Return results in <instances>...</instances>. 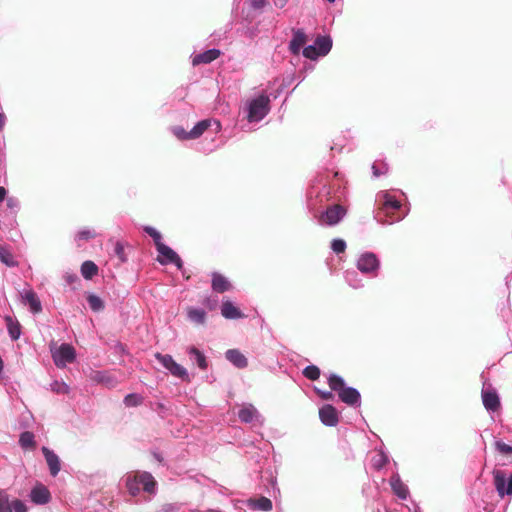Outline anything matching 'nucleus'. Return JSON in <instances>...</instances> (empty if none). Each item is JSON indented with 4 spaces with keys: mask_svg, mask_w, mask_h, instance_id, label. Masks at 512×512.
I'll list each match as a JSON object with an SVG mask.
<instances>
[{
    "mask_svg": "<svg viewBox=\"0 0 512 512\" xmlns=\"http://www.w3.org/2000/svg\"><path fill=\"white\" fill-rule=\"evenodd\" d=\"M342 175L339 171L333 172L332 176L317 177L307 191V208L309 211L321 208L329 201H339L344 194V187L340 181Z\"/></svg>",
    "mask_w": 512,
    "mask_h": 512,
    "instance_id": "nucleus-1",
    "label": "nucleus"
},
{
    "mask_svg": "<svg viewBox=\"0 0 512 512\" xmlns=\"http://www.w3.org/2000/svg\"><path fill=\"white\" fill-rule=\"evenodd\" d=\"M377 200L382 204L385 213V218L378 220L383 225H391L402 221L410 211L409 206L403 207L400 200L389 191H380L377 194Z\"/></svg>",
    "mask_w": 512,
    "mask_h": 512,
    "instance_id": "nucleus-2",
    "label": "nucleus"
},
{
    "mask_svg": "<svg viewBox=\"0 0 512 512\" xmlns=\"http://www.w3.org/2000/svg\"><path fill=\"white\" fill-rule=\"evenodd\" d=\"M270 96L262 91L255 97L248 99L244 105L243 112L246 115L248 123H258L263 120L270 112Z\"/></svg>",
    "mask_w": 512,
    "mask_h": 512,
    "instance_id": "nucleus-3",
    "label": "nucleus"
},
{
    "mask_svg": "<svg viewBox=\"0 0 512 512\" xmlns=\"http://www.w3.org/2000/svg\"><path fill=\"white\" fill-rule=\"evenodd\" d=\"M310 212L317 219L319 225L333 227L338 225L345 218L347 209L342 205L332 204L322 211L318 208Z\"/></svg>",
    "mask_w": 512,
    "mask_h": 512,
    "instance_id": "nucleus-4",
    "label": "nucleus"
},
{
    "mask_svg": "<svg viewBox=\"0 0 512 512\" xmlns=\"http://www.w3.org/2000/svg\"><path fill=\"white\" fill-rule=\"evenodd\" d=\"M212 123L216 124L217 130L220 129L219 121L207 118L198 121L189 131L185 130L182 126H173L170 128V131L178 140H194L201 137L211 127Z\"/></svg>",
    "mask_w": 512,
    "mask_h": 512,
    "instance_id": "nucleus-5",
    "label": "nucleus"
},
{
    "mask_svg": "<svg viewBox=\"0 0 512 512\" xmlns=\"http://www.w3.org/2000/svg\"><path fill=\"white\" fill-rule=\"evenodd\" d=\"M356 267L362 274L375 278L381 268V261L376 253L366 251L359 255Z\"/></svg>",
    "mask_w": 512,
    "mask_h": 512,
    "instance_id": "nucleus-6",
    "label": "nucleus"
},
{
    "mask_svg": "<svg viewBox=\"0 0 512 512\" xmlns=\"http://www.w3.org/2000/svg\"><path fill=\"white\" fill-rule=\"evenodd\" d=\"M158 255L156 261L162 265H174L177 270L182 271L184 269V263L181 257L175 252L170 246L161 244L156 248Z\"/></svg>",
    "mask_w": 512,
    "mask_h": 512,
    "instance_id": "nucleus-7",
    "label": "nucleus"
},
{
    "mask_svg": "<svg viewBox=\"0 0 512 512\" xmlns=\"http://www.w3.org/2000/svg\"><path fill=\"white\" fill-rule=\"evenodd\" d=\"M482 403L488 412H496L501 407L500 397L496 389L487 380L483 381L481 391Z\"/></svg>",
    "mask_w": 512,
    "mask_h": 512,
    "instance_id": "nucleus-8",
    "label": "nucleus"
},
{
    "mask_svg": "<svg viewBox=\"0 0 512 512\" xmlns=\"http://www.w3.org/2000/svg\"><path fill=\"white\" fill-rule=\"evenodd\" d=\"M52 359L58 368H64L67 364L75 361V348L71 344L62 343L57 349L52 351Z\"/></svg>",
    "mask_w": 512,
    "mask_h": 512,
    "instance_id": "nucleus-9",
    "label": "nucleus"
},
{
    "mask_svg": "<svg viewBox=\"0 0 512 512\" xmlns=\"http://www.w3.org/2000/svg\"><path fill=\"white\" fill-rule=\"evenodd\" d=\"M155 358L173 376L180 378L182 380L189 379L187 369L184 368L182 365L178 364L171 355L157 352L155 354Z\"/></svg>",
    "mask_w": 512,
    "mask_h": 512,
    "instance_id": "nucleus-10",
    "label": "nucleus"
},
{
    "mask_svg": "<svg viewBox=\"0 0 512 512\" xmlns=\"http://www.w3.org/2000/svg\"><path fill=\"white\" fill-rule=\"evenodd\" d=\"M495 489L500 498L512 496V474L508 475L504 470L495 469L492 472Z\"/></svg>",
    "mask_w": 512,
    "mask_h": 512,
    "instance_id": "nucleus-11",
    "label": "nucleus"
},
{
    "mask_svg": "<svg viewBox=\"0 0 512 512\" xmlns=\"http://www.w3.org/2000/svg\"><path fill=\"white\" fill-rule=\"evenodd\" d=\"M238 418L242 423H256L259 426H263L265 419L257 410V408L251 403H245L239 409Z\"/></svg>",
    "mask_w": 512,
    "mask_h": 512,
    "instance_id": "nucleus-12",
    "label": "nucleus"
},
{
    "mask_svg": "<svg viewBox=\"0 0 512 512\" xmlns=\"http://www.w3.org/2000/svg\"><path fill=\"white\" fill-rule=\"evenodd\" d=\"M292 38L288 44L289 52L294 56H299L308 41V36L303 28H292Z\"/></svg>",
    "mask_w": 512,
    "mask_h": 512,
    "instance_id": "nucleus-13",
    "label": "nucleus"
},
{
    "mask_svg": "<svg viewBox=\"0 0 512 512\" xmlns=\"http://www.w3.org/2000/svg\"><path fill=\"white\" fill-rule=\"evenodd\" d=\"M0 512H28L27 505L20 499L10 500L9 495L0 491Z\"/></svg>",
    "mask_w": 512,
    "mask_h": 512,
    "instance_id": "nucleus-14",
    "label": "nucleus"
},
{
    "mask_svg": "<svg viewBox=\"0 0 512 512\" xmlns=\"http://www.w3.org/2000/svg\"><path fill=\"white\" fill-rule=\"evenodd\" d=\"M319 419L327 427H335L339 423V412L332 404H324L319 408Z\"/></svg>",
    "mask_w": 512,
    "mask_h": 512,
    "instance_id": "nucleus-15",
    "label": "nucleus"
},
{
    "mask_svg": "<svg viewBox=\"0 0 512 512\" xmlns=\"http://www.w3.org/2000/svg\"><path fill=\"white\" fill-rule=\"evenodd\" d=\"M339 399L352 408L361 406V394L357 388L346 386L338 394Z\"/></svg>",
    "mask_w": 512,
    "mask_h": 512,
    "instance_id": "nucleus-16",
    "label": "nucleus"
},
{
    "mask_svg": "<svg viewBox=\"0 0 512 512\" xmlns=\"http://www.w3.org/2000/svg\"><path fill=\"white\" fill-rule=\"evenodd\" d=\"M20 296L22 303L29 307L32 314H39L42 311L41 301L34 290L24 289Z\"/></svg>",
    "mask_w": 512,
    "mask_h": 512,
    "instance_id": "nucleus-17",
    "label": "nucleus"
},
{
    "mask_svg": "<svg viewBox=\"0 0 512 512\" xmlns=\"http://www.w3.org/2000/svg\"><path fill=\"white\" fill-rule=\"evenodd\" d=\"M142 490L148 494L155 495L157 493V481L150 472L142 471L135 475Z\"/></svg>",
    "mask_w": 512,
    "mask_h": 512,
    "instance_id": "nucleus-18",
    "label": "nucleus"
},
{
    "mask_svg": "<svg viewBox=\"0 0 512 512\" xmlns=\"http://www.w3.org/2000/svg\"><path fill=\"white\" fill-rule=\"evenodd\" d=\"M390 487L393 493L401 500H406L409 496L408 486L402 481L399 473L394 472L389 479Z\"/></svg>",
    "mask_w": 512,
    "mask_h": 512,
    "instance_id": "nucleus-19",
    "label": "nucleus"
},
{
    "mask_svg": "<svg viewBox=\"0 0 512 512\" xmlns=\"http://www.w3.org/2000/svg\"><path fill=\"white\" fill-rule=\"evenodd\" d=\"M42 454L47 462L51 476L55 477L61 470V462L58 455L46 446L41 448Z\"/></svg>",
    "mask_w": 512,
    "mask_h": 512,
    "instance_id": "nucleus-20",
    "label": "nucleus"
},
{
    "mask_svg": "<svg viewBox=\"0 0 512 512\" xmlns=\"http://www.w3.org/2000/svg\"><path fill=\"white\" fill-rule=\"evenodd\" d=\"M211 288L216 293H225L232 289V284L223 274L214 271L211 273Z\"/></svg>",
    "mask_w": 512,
    "mask_h": 512,
    "instance_id": "nucleus-21",
    "label": "nucleus"
},
{
    "mask_svg": "<svg viewBox=\"0 0 512 512\" xmlns=\"http://www.w3.org/2000/svg\"><path fill=\"white\" fill-rule=\"evenodd\" d=\"M221 55V51L217 48H211L204 52L193 54L191 56V63L193 66L200 64H209L216 60Z\"/></svg>",
    "mask_w": 512,
    "mask_h": 512,
    "instance_id": "nucleus-22",
    "label": "nucleus"
},
{
    "mask_svg": "<svg viewBox=\"0 0 512 512\" xmlns=\"http://www.w3.org/2000/svg\"><path fill=\"white\" fill-rule=\"evenodd\" d=\"M30 499L36 505H45L51 500V494L47 487L38 484L31 489Z\"/></svg>",
    "mask_w": 512,
    "mask_h": 512,
    "instance_id": "nucleus-23",
    "label": "nucleus"
},
{
    "mask_svg": "<svg viewBox=\"0 0 512 512\" xmlns=\"http://www.w3.org/2000/svg\"><path fill=\"white\" fill-rule=\"evenodd\" d=\"M221 315L229 320H237L245 317L244 313L230 300L222 301Z\"/></svg>",
    "mask_w": 512,
    "mask_h": 512,
    "instance_id": "nucleus-24",
    "label": "nucleus"
},
{
    "mask_svg": "<svg viewBox=\"0 0 512 512\" xmlns=\"http://www.w3.org/2000/svg\"><path fill=\"white\" fill-rule=\"evenodd\" d=\"M190 360L197 365L200 370H207L209 362L205 354L195 346H189L186 350Z\"/></svg>",
    "mask_w": 512,
    "mask_h": 512,
    "instance_id": "nucleus-25",
    "label": "nucleus"
},
{
    "mask_svg": "<svg viewBox=\"0 0 512 512\" xmlns=\"http://www.w3.org/2000/svg\"><path fill=\"white\" fill-rule=\"evenodd\" d=\"M4 321L8 335L12 341H17L22 335V326L20 322L11 315H5Z\"/></svg>",
    "mask_w": 512,
    "mask_h": 512,
    "instance_id": "nucleus-26",
    "label": "nucleus"
},
{
    "mask_svg": "<svg viewBox=\"0 0 512 512\" xmlns=\"http://www.w3.org/2000/svg\"><path fill=\"white\" fill-rule=\"evenodd\" d=\"M225 358L236 368L244 369L248 366V359L238 349H228Z\"/></svg>",
    "mask_w": 512,
    "mask_h": 512,
    "instance_id": "nucleus-27",
    "label": "nucleus"
},
{
    "mask_svg": "<svg viewBox=\"0 0 512 512\" xmlns=\"http://www.w3.org/2000/svg\"><path fill=\"white\" fill-rule=\"evenodd\" d=\"M187 319L193 324L204 325L207 313L203 308L191 306L187 308Z\"/></svg>",
    "mask_w": 512,
    "mask_h": 512,
    "instance_id": "nucleus-28",
    "label": "nucleus"
},
{
    "mask_svg": "<svg viewBox=\"0 0 512 512\" xmlns=\"http://www.w3.org/2000/svg\"><path fill=\"white\" fill-rule=\"evenodd\" d=\"M247 506L252 510H259L264 512L271 511L273 508L272 501L265 496H261L257 499L249 498L247 500Z\"/></svg>",
    "mask_w": 512,
    "mask_h": 512,
    "instance_id": "nucleus-29",
    "label": "nucleus"
},
{
    "mask_svg": "<svg viewBox=\"0 0 512 512\" xmlns=\"http://www.w3.org/2000/svg\"><path fill=\"white\" fill-rule=\"evenodd\" d=\"M315 46L319 48L320 55H327L333 46V40L330 35H319L314 40Z\"/></svg>",
    "mask_w": 512,
    "mask_h": 512,
    "instance_id": "nucleus-30",
    "label": "nucleus"
},
{
    "mask_svg": "<svg viewBox=\"0 0 512 512\" xmlns=\"http://www.w3.org/2000/svg\"><path fill=\"white\" fill-rule=\"evenodd\" d=\"M345 282L353 289H360L364 287L362 278L358 271L346 270L344 273Z\"/></svg>",
    "mask_w": 512,
    "mask_h": 512,
    "instance_id": "nucleus-31",
    "label": "nucleus"
},
{
    "mask_svg": "<svg viewBox=\"0 0 512 512\" xmlns=\"http://www.w3.org/2000/svg\"><path fill=\"white\" fill-rule=\"evenodd\" d=\"M267 5V0H249V10L243 17L244 21H246L248 24H251L253 20L252 11L261 12Z\"/></svg>",
    "mask_w": 512,
    "mask_h": 512,
    "instance_id": "nucleus-32",
    "label": "nucleus"
},
{
    "mask_svg": "<svg viewBox=\"0 0 512 512\" xmlns=\"http://www.w3.org/2000/svg\"><path fill=\"white\" fill-rule=\"evenodd\" d=\"M81 275L86 280H91L98 274V266L91 260H86L81 264Z\"/></svg>",
    "mask_w": 512,
    "mask_h": 512,
    "instance_id": "nucleus-33",
    "label": "nucleus"
},
{
    "mask_svg": "<svg viewBox=\"0 0 512 512\" xmlns=\"http://www.w3.org/2000/svg\"><path fill=\"white\" fill-rule=\"evenodd\" d=\"M328 385L332 391H335L337 395L341 389L345 388L346 382L344 378L338 374L331 373L327 379Z\"/></svg>",
    "mask_w": 512,
    "mask_h": 512,
    "instance_id": "nucleus-34",
    "label": "nucleus"
},
{
    "mask_svg": "<svg viewBox=\"0 0 512 512\" xmlns=\"http://www.w3.org/2000/svg\"><path fill=\"white\" fill-rule=\"evenodd\" d=\"M86 300L89 305V308L93 312H100L105 308V303L103 299L94 293H88L86 296Z\"/></svg>",
    "mask_w": 512,
    "mask_h": 512,
    "instance_id": "nucleus-35",
    "label": "nucleus"
},
{
    "mask_svg": "<svg viewBox=\"0 0 512 512\" xmlns=\"http://www.w3.org/2000/svg\"><path fill=\"white\" fill-rule=\"evenodd\" d=\"M94 380L105 384L109 388L114 387L117 383L116 378L107 371H96Z\"/></svg>",
    "mask_w": 512,
    "mask_h": 512,
    "instance_id": "nucleus-36",
    "label": "nucleus"
},
{
    "mask_svg": "<svg viewBox=\"0 0 512 512\" xmlns=\"http://www.w3.org/2000/svg\"><path fill=\"white\" fill-rule=\"evenodd\" d=\"M35 436L30 431H24L19 435V445L21 448L27 450L35 447Z\"/></svg>",
    "mask_w": 512,
    "mask_h": 512,
    "instance_id": "nucleus-37",
    "label": "nucleus"
},
{
    "mask_svg": "<svg viewBox=\"0 0 512 512\" xmlns=\"http://www.w3.org/2000/svg\"><path fill=\"white\" fill-rule=\"evenodd\" d=\"M143 396L139 393H129L124 399L123 403L126 407H138L143 403Z\"/></svg>",
    "mask_w": 512,
    "mask_h": 512,
    "instance_id": "nucleus-38",
    "label": "nucleus"
},
{
    "mask_svg": "<svg viewBox=\"0 0 512 512\" xmlns=\"http://www.w3.org/2000/svg\"><path fill=\"white\" fill-rule=\"evenodd\" d=\"M389 462V457L387 455L386 452L384 451H380L376 457H374L372 459V467L377 470V471H380L381 469L384 468V466H386Z\"/></svg>",
    "mask_w": 512,
    "mask_h": 512,
    "instance_id": "nucleus-39",
    "label": "nucleus"
},
{
    "mask_svg": "<svg viewBox=\"0 0 512 512\" xmlns=\"http://www.w3.org/2000/svg\"><path fill=\"white\" fill-rule=\"evenodd\" d=\"M302 55L306 59L317 60L318 58L324 57L325 55H320L319 48L315 46V43L311 45H307L302 50Z\"/></svg>",
    "mask_w": 512,
    "mask_h": 512,
    "instance_id": "nucleus-40",
    "label": "nucleus"
},
{
    "mask_svg": "<svg viewBox=\"0 0 512 512\" xmlns=\"http://www.w3.org/2000/svg\"><path fill=\"white\" fill-rule=\"evenodd\" d=\"M302 374L308 380L316 381L319 379L321 371L318 366L310 364L303 369Z\"/></svg>",
    "mask_w": 512,
    "mask_h": 512,
    "instance_id": "nucleus-41",
    "label": "nucleus"
},
{
    "mask_svg": "<svg viewBox=\"0 0 512 512\" xmlns=\"http://www.w3.org/2000/svg\"><path fill=\"white\" fill-rule=\"evenodd\" d=\"M143 231L153 239L156 248L163 244L162 235L156 228L152 226H144Z\"/></svg>",
    "mask_w": 512,
    "mask_h": 512,
    "instance_id": "nucleus-42",
    "label": "nucleus"
},
{
    "mask_svg": "<svg viewBox=\"0 0 512 512\" xmlns=\"http://www.w3.org/2000/svg\"><path fill=\"white\" fill-rule=\"evenodd\" d=\"M0 261L8 267H15L17 265L12 254L0 245Z\"/></svg>",
    "mask_w": 512,
    "mask_h": 512,
    "instance_id": "nucleus-43",
    "label": "nucleus"
},
{
    "mask_svg": "<svg viewBox=\"0 0 512 512\" xmlns=\"http://www.w3.org/2000/svg\"><path fill=\"white\" fill-rule=\"evenodd\" d=\"M330 248L335 254L339 255L346 251L347 244L342 238H334L330 243Z\"/></svg>",
    "mask_w": 512,
    "mask_h": 512,
    "instance_id": "nucleus-44",
    "label": "nucleus"
},
{
    "mask_svg": "<svg viewBox=\"0 0 512 512\" xmlns=\"http://www.w3.org/2000/svg\"><path fill=\"white\" fill-rule=\"evenodd\" d=\"M50 388L56 394H68L70 391L69 386L65 382L58 380H54L50 384Z\"/></svg>",
    "mask_w": 512,
    "mask_h": 512,
    "instance_id": "nucleus-45",
    "label": "nucleus"
},
{
    "mask_svg": "<svg viewBox=\"0 0 512 512\" xmlns=\"http://www.w3.org/2000/svg\"><path fill=\"white\" fill-rule=\"evenodd\" d=\"M126 487L132 496H137L142 490L140 484L138 483L136 477L128 478L126 481Z\"/></svg>",
    "mask_w": 512,
    "mask_h": 512,
    "instance_id": "nucleus-46",
    "label": "nucleus"
},
{
    "mask_svg": "<svg viewBox=\"0 0 512 512\" xmlns=\"http://www.w3.org/2000/svg\"><path fill=\"white\" fill-rule=\"evenodd\" d=\"M96 237V233L88 228L81 229L75 236L76 241H88Z\"/></svg>",
    "mask_w": 512,
    "mask_h": 512,
    "instance_id": "nucleus-47",
    "label": "nucleus"
},
{
    "mask_svg": "<svg viewBox=\"0 0 512 512\" xmlns=\"http://www.w3.org/2000/svg\"><path fill=\"white\" fill-rule=\"evenodd\" d=\"M495 448L501 454H505V455L512 454V445L507 444V443L503 442L502 440H497L495 442Z\"/></svg>",
    "mask_w": 512,
    "mask_h": 512,
    "instance_id": "nucleus-48",
    "label": "nucleus"
},
{
    "mask_svg": "<svg viewBox=\"0 0 512 512\" xmlns=\"http://www.w3.org/2000/svg\"><path fill=\"white\" fill-rule=\"evenodd\" d=\"M387 170H388V166L386 163L378 164L377 162H374L372 164V173H373V176H375V177H380V176L386 174Z\"/></svg>",
    "mask_w": 512,
    "mask_h": 512,
    "instance_id": "nucleus-49",
    "label": "nucleus"
},
{
    "mask_svg": "<svg viewBox=\"0 0 512 512\" xmlns=\"http://www.w3.org/2000/svg\"><path fill=\"white\" fill-rule=\"evenodd\" d=\"M6 205L13 215H15L20 208V202L16 197H7Z\"/></svg>",
    "mask_w": 512,
    "mask_h": 512,
    "instance_id": "nucleus-50",
    "label": "nucleus"
},
{
    "mask_svg": "<svg viewBox=\"0 0 512 512\" xmlns=\"http://www.w3.org/2000/svg\"><path fill=\"white\" fill-rule=\"evenodd\" d=\"M114 254L119 258V260L124 263L127 261V257L124 250V245L122 242L117 241L114 246Z\"/></svg>",
    "mask_w": 512,
    "mask_h": 512,
    "instance_id": "nucleus-51",
    "label": "nucleus"
},
{
    "mask_svg": "<svg viewBox=\"0 0 512 512\" xmlns=\"http://www.w3.org/2000/svg\"><path fill=\"white\" fill-rule=\"evenodd\" d=\"M182 508V504L180 503H165L161 506L158 512H179Z\"/></svg>",
    "mask_w": 512,
    "mask_h": 512,
    "instance_id": "nucleus-52",
    "label": "nucleus"
},
{
    "mask_svg": "<svg viewBox=\"0 0 512 512\" xmlns=\"http://www.w3.org/2000/svg\"><path fill=\"white\" fill-rule=\"evenodd\" d=\"M218 298L216 296H208L203 301L202 304L210 311L215 310L218 307Z\"/></svg>",
    "mask_w": 512,
    "mask_h": 512,
    "instance_id": "nucleus-53",
    "label": "nucleus"
},
{
    "mask_svg": "<svg viewBox=\"0 0 512 512\" xmlns=\"http://www.w3.org/2000/svg\"><path fill=\"white\" fill-rule=\"evenodd\" d=\"M63 278L66 284L73 286L75 283H79V276L75 272H65Z\"/></svg>",
    "mask_w": 512,
    "mask_h": 512,
    "instance_id": "nucleus-54",
    "label": "nucleus"
},
{
    "mask_svg": "<svg viewBox=\"0 0 512 512\" xmlns=\"http://www.w3.org/2000/svg\"><path fill=\"white\" fill-rule=\"evenodd\" d=\"M314 391L323 400L328 401V400H332L334 398V394L332 393V390L324 391V390H321V389L315 387Z\"/></svg>",
    "mask_w": 512,
    "mask_h": 512,
    "instance_id": "nucleus-55",
    "label": "nucleus"
},
{
    "mask_svg": "<svg viewBox=\"0 0 512 512\" xmlns=\"http://www.w3.org/2000/svg\"><path fill=\"white\" fill-rule=\"evenodd\" d=\"M284 90V84H281L277 89H275L274 91H271L269 93H267V95L270 96V101L272 99H277L283 92Z\"/></svg>",
    "mask_w": 512,
    "mask_h": 512,
    "instance_id": "nucleus-56",
    "label": "nucleus"
},
{
    "mask_svg": "<svg viewBox=\"0 0 512 512\" xmlns=\"http://www.w3.org/2000/svg\"><path fill=\"white\" fill-rule=\"evenodd\" d=\"M151 455L153 456V458L160 464L164 465V457L162 455V453L158 450V449H153L151 450Z\"/></svg>",
    "mask_w": 512,
    "mask_h": 512,
    "instance_id": "nucleus-57",
    "label": "nucleus"
},
{
    "mask_svg": "<svg viewBox=\"0 0 512 512\" xmlns=\"http://www.w3.org/2000/svg\"><path fill=\"white\" fill-rule=\"evenodd\" d=\"M290 0H272L273 5L277 9H284Z\"/></svg>",
    "mask_w": 512,
    "mask_h": 512,
    "instance_id": "nucleus-58",
    "label": "nucleus"
},
{
    "mask_svg": "<svg viewBox=\"0 0 512 512\" xmlns=\"http://www.w3.org/2000/svg\"><path fill=\"white\" fill-rule=\"evenodd\" d=\"M5 148H6L5 140H4V138H0V154H1V156L6 158Z\"/></svg>",
    "mask_w": 512,
    "mask_h": 512,
    "instance_id": "nucleus-59",
    "label": "nucleus"
},
{
    "mask_svg": "<svg viewBox=\"0 0 512 512\" xmlns=\"http://www.w3.org/2000/svg\"><path fill=\"white\" fill-rule=\"evenodd\" d=\"M6 196L7 190L3 186H0V203H2L6 199Z\"/></svg>",
    "mask_w": 512,
    "mask_h": 512,
    "instance_id": "nucleus-60",
    "label": "nucleus"
},
{
    "mask_svg": "<svg viewBox=\"0 0 512 512\" xmlns=\"http://www.w3.org/2000/svg\"><path fill=\"white\" fill-rule=\"evenodd\" d=\"M5 126V115L3 113H0V131L3 130Z\"/></svg>",
    "mask_w": 512,
    "mask_h": 512,
    "instance_id": "nucleus-61",
    "label": "nucleus"
},
{
    "mask_svg": "<svg viewBox=\"0 0 512 512\" xmlns=\"http://www.w3.org/2000/svg\"><path fill=\"white\" fill-rule=\"evenodd\" d=\"M344 148L343 145L339 146L337 143L334 144V146H331V150L334 151V150H337V151H342V149Z\"/></svg>",
    "mask_w": 512,
    "mask_h": 512,
    "instance_id": "nucleus-62",
    "label": "nucleus"
},
{
    "mask_svg": "<svg viewBox=\"0 0 512 512\" xmlns=\"http://www.w3.org/2000/svg\"><path fill=\"white\" fill-rule=\"evenodd\" d=\"M179 97L184 98L185 97V90L183 88H180L176 91Z\"/></svg>",
    "mask_w": 512,
    "mask_h": 512,
    "instance_id": "nucleus-63",
    "label": "nucleus"
},
{
    "mask_svg": "<svg viewBox=\"0 0 512 512\" xmlns=\"http://www.w3.org/2000/svg\"><path fill=\"white\" fill-rule=\"evenodd\" d=\"M512 279V271L505 277L506 286H509V281Z\"/></svg>",
    "mask_w": 512,
    "mask_h": 512,
    "instance_id": "nucleus-64",
    "label": "nucleus"
}]
</instances>
